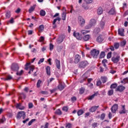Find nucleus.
I'll return each mask as SVG.
<instances>
[{"instance_id": "1", "label": "nucleus", "mask_w": 128, "mask_h": 128, "mask_svg": "<svg viewBox=\"0 0 128 128\" xmlns=\"http://www.w3.org/2000/svg\"><path fill=\"white\" fill-rule=\"evenodd\" d=\"M25 66V70H29L28 74H32V72L34 70V66L30 65V62H27Z\"/></svg>"}, {"instance_id": "2", "label": "nucleus", "mask_w": 128, "mask_h": 128, "mask_svg": "<svg viewBox=\"0 0 128 128\" xmlns=\"http://www.w3.org/2000/svg\"><path fill=\"white\" fill-rule=\"evenodd\" d=\"M96 21L95 19H91L89 22V24L86 26L85 28L86 30H90V28H91L92 26H96Z\"/></svg>"}, {"instance_id": "3", "label": "nucleus", "mask_w": 128, "mask_h": 128, "mask_svg": "<svg viewBox=\"0 0 128 128\" xmlns=\"http://www.w3.org/2000/svg\"><path fill=\"white\" fill-rule=\"evenodd\" d=\"M90 64L88 63V62L86 60H84L82 61H81L79 64H78V68H86Z\"/></svg>"}, {"instance_id": "4", "label": "nucleus", "mask_w": 128, "mask_h": 128, "mask_svg": "<svg viewBox=\"0 0 128 128\" xmlns=\"http://www.w3.org/2000/svg\"><path fill=\"white\" fill-rule=\"evenodd\" d=\"M26 112L24 111H20L18 112L16 115V118L17 120H20L22 118L23 120H24L26 118Z\"/></svg>"}, {"instance_id": "5", "label": "nucleus", "mask_w": 128, "mask_h": 128, "mask_svg": "<svg viewBox=\"0 0 128 128\" xmlns=\"http://www.w3.org/2000/svg\"><path fill=\"white\" fill-rule=\"evenodd\" d=\"M90 54L94 58H96L100 54V50H97L96 49H94L91 50Z\"/></svg>"}, {"instance_id": "6", "label": "nucleus", "mask_w": 128, "mask_h": 128, "mask_svg": "<svg viewBox=\"0 0 128 128\" xmlns=\"http://www.w3.org/2000/svg\"><path fill=\"white\" fill-rule=\"evenodd\" d=\"M120 56L119 55H116L112 56L111 59V60L114 64H118V62H120Z\"/></svg>"}, {"instance_id": "7", "label": "nucleus", "mask_w": 128, "mask_h": 128, "mask_svg": "<svg viewBox=\"0 0 128 128\" xmlns=\"http://www.w3.org/2000/svg\"><path fill=\"white\" fill-rule=\"evenodd\" d=\"M59 84L58 86V90H62L66 88V84L61 80H59Z\"/></svg>"}, {"instance_id": "8", "label": "nucleus", "mask_w": 128, "mask_h": 128, "mask_svg": "<svg viewBox=\"0 0 128 128\" xmlns=\"http://www.w3.org/2000/svg\"><path fill=\"white\" fill-rule=\"evenodd\" d=\"M78 24L81 26H82L84 24H86V20L82 16H79L78 17Z\"/></svg>"}, {"instance_id": "9", "label": "nucleus", "mask_w": 128, "mask_h": 128, "mask_svg": "<svg viewBox=\"0 0 128 128\" xmlns=\"http://www.w3.org/2000/svg\"><path fill=\"white\" fill-rule=\"evenodd\" d=\"M126 90V87L122 85H119L116 89V92H122Z\"/></svg>"}, {"instance_id": "10", "label": "nucleus", "mask_w": 128, "mask_h": 128, "mask_svg": "<svg viewBox=\"0 0 128 128\" xmlns=\"http://www.w3.org/2000/svg\"><path fill=\"white\" fill-rule=\"evenodd\" d=\"M11 70H13V72H18V70H20V67L18 64H12L11 66Z\"/></svg>"}, {"instance_id": "11", "label": "nucleus", "mask_w": 128, "mask_h": 128, "mask_svg": "<svg viewBox=\"0 0 128 128\" xmlns=\"http://www.w3.org/2000/svg\"><path fill=\"white\" fill-rule=\"evenodd\" d=\"M104 38H106V36L104 35H100L98 36L96 39L97 42H102L104 40Z\"/></svg>"}, {"instance_id": "12", "label": "nucleus", "mask_w": 128, "mask_h": 128, "mask_svg": "<svg viewBox=\"0 0 128 128\" xmlns=\"http://www.w3.org/2000/svg\"><path fill=\"white\" fill-rule=\"evenodd\" d=\"M80 54H77L74 57V64H78L80 62Z\"/></svg>"}, {"instance_id": "13", "label": "nucleus", "mask_w": 128, "mask_h": 128, "mask_svg": "<svg viewBox=\"0 0 128 128\" xmlns=\"http://www.w3.org/2000/svg\"><path fill=\"white\" fill-rule=\"evenodd\" d=\"M118 104H114L111 108V110L113 114H116L118 110Z\"/></svg>"}, {"instance_id": "14", "label": "nucleus", "mask_w": 128, "mask_h": 128, "mask_svg": "<svg viewBox=\"0 0 128 128\" xmlns=\"http://www.w3.org/2000/svg\"><path fill=\"white\" fill-rule=\"evenodd\" d=\"M73 36H74L75 38H77V40H82V35H80V33L74 32L73 34Z\"/></svg>"}, {"instance_id": "15", "label": "nucleus", "mask_w": 128, "mask_h": 128, "mask_svg": "<svg viewBox=\"0 0 128 128\" xmlns=\"http://www.w3.org/2000/svg\"><path fill=\"white\" fill-rule=\"evenodd\" d=\"M118 34L120 36H124V29L120 28L118 30Z\"/></svg>"}, {"instance_id": "16", "label": "nucleus", "mask_w": 128, "mask_h": 128, "mask_svg": "<svg viewBox=\"0 0 128 128\" xmlns=\"http://www.w3.org/2000/svg\"><path fill=\"white\" fill-rule=\"evenodd\" d=\"M60 20H62V18H60L59 17H58L53 20V28H56V21L58 20V22H60Z\"/></svg>"}, {"instance_id": "17", "label": "nucleus", "mask_w": 128, "mask_h": 128, "mask_svg": "<svg viewBox=\"0 0 128 128\" xmlns=\"http://www.w3.org/2000/svg\"><path fill=\"white\" fill-rule=\"evenodd\" d=\"M98 108H100L99 106H93L89 109V111L90 112H96V110Z\"/></svg>"}, {"instance_id": "18", "label": "nucleus", "mask_w": 128, "mask_h": 128, "mask_svg": "<svg viewBox=\"0 0 128 128\" xmlns=\"http://www.w3.org/2000/svg\"><path fill=\"white\" fill-rule=\"evenodd\" d=\"M98 92H96L94 94H92V96H90L88 97V100H94V96H98Z\"/></svg>"}, {"instance_id": "19", "label": "nucleus", "mask_w": 128, "mask_h": 128, "mask_svg": "<svg viewBox=\"0 0 128 128\" xmlns=\"http://www.w3.org/2000/svg\"><path fill=\"white\" fill-rule=\"evenodd\" d=\"M64 36H60L57 40V42L58 44H62V42L64 41Z\"/></svg>"}, {"instance_id": "20", "label": "nucleus", "mask_w": 128, "mask_h": 128, "mask_svg": "<svg viewBox=\"0 0 128 128\" xmlns=\"http://www.w3.org/2000/svg\"><path fill=\"white\" fill-rule=\"evenodd\" d=\"M26 98V94L21 93L19 95L18 100H24Z\"/></svg>"}, {"instance_id": "21", "label": "nucleus", "mask_w": 128, "mask_h": 128, "mask_svg": "<svg viewBox=\"0 0 128 128\" xmlns=\"http://www.w3.org/2000/svg\"><path fill=\"white\" fill-rule=\"evenodd\" d=\"M120 114H126V108L124 105L122 106V108L121 110L119 111Z\"/></svg>"}, {"instance_id": "22", "label": "nucleus", "mask_w": 128, "mask_h": 128, "mask_svg": "<svg viewBox=\"0 0 128 128\" xmlns=\"http://www.w3.org/2000/svg\"><path fill=\"white\" fill-rule=\"evenodd\" d=\"M56 64L57 68H58V70H60V61L56 59Z\"/></svg>"}, {"instance_id": "23", "label": "nucleus", "mask_w": 128, "mask_h": 128, "mask_svg": "<svg viewBox=\"0 0 128 128\" xmlns=\"http://www.w3.org/2000/svg\"><path fill=\"white\" fill-rule=\"evenodd\" d=\"M44 30V26L43 24L40 25L38 28L39 32H42Z\"/></svg>"}, {"instance_id": "24", "label": "nucleus", "mask_w": 128, "mask_h": 128, "mask_svg": "<svg viewBox=\"0 0 128 128\" xmlns=\"http://www.w3.org/2000/svg\"><path fill=\"white\" fill-rule=\"evenodd\" d=\"M90 38V35L86 34L84 36L83 40H85V42H88V40Z\"/></svg>"}, {"instance_id": "25", "label": "nucleus", "mask_w": 128, "mask_h": 128, "mask_svg": "<svg viewBox=\"0 0 128 128\" xmlns=\"http://www.w3.org/2000/svg\"><path fill=\"white\" fill-rule=\"evenodd\" d=\"M116 88H118V84L116 83L112 84L110 86L111 90H114L115 88L116 90Z\"/></svg>"}, {"instance_id": "26", "label": "nucleus", "mask_w": 128, "mask_h": 128, "mask_svg": "<svg viewBox=\"0 0 128 128\" xmlns=\"http://www.w3.org/2000/svg\"><path fill=\"white\" fill-rule=\"evenodd\" d=\"M100 80L102 82V84H106V82H108V78L106 76H101Z\"/></svg>"}, {"instance_id": "27", "label": "nucleus", "mask_w": 128, "mask_h": 128, "mask_svg": "<svg viewBox=\"0 0 128 128\" xmlns=\"http://www.w3.org/2000/svg\"><path fill=\"white\" fill-rule=\"evenodd\" d=\"M36 5H34L33 6H31L30 7V8L28 10V12H30V14H32V12H34V9L36 8Z\"/></svg>"}, {"instance_id": "28", "label": "nucleus", "mask_w": 128, "mask_h": 128, "mask_svg": "<svg viewBox=\"0 0 128 128\" xmlns=\"http://www.w3.org/2000/svg\"><path fill=\"white\" fill-rule=\"evenodd\" d=\"M46 72L48 76H50V66H46Z\"/></svg>"}, {"instance_id": "29", "label": "nucleus", "mask_w": 128, "mask_h": 128, "mask_svg": "<svg viewBox=\"0 0 128 128\" xmlns=\"http://www.w3.org/2000/svg\"><path fill=\"white\" fill-rule=\"evenodd\" d=\"M98 14L100 15L102 14V7H99L97 10Z\"/></svg>"}, {"instance_id": "30", "label": "nucleus", "mask_w": 128, "mask_h": 128, "mask_svg": "<svg viewBox=\"0 0 128 128\" xmlns=\"http://www.w3.org/2000/svg\"><path fill=\"white\" fill-rule=\"evenodd\" d=\"M66 12H64L62 14V20H66Z\"/></svg>"}, {"instance_id": "31", "label": "nucleus", "mask_w": 128, "mask_h": 128, "mask_svg": "<svg viewBox=\"0 0 128 128\" xmlns=\"http://www.w3.org/2000/svg\"><path fill=\"white\" fill-rule=\"evenodd\" d=\"M109 14H116V10L114 8H112L108 12Z\"/></svg>"}, {"instance_id": "32", "label": "nucleus", "mask_w": 128, "mask_h": 128, "mask_svg": "<svg viewBox=\"0 0 128 128\" xmlns=\"http://www.w3.org/2000/svg\"><path fill=\"white\" fill-rule=\"evenodd\" d=\"M102 64L104 68H106V64H108V60L104 59L102 60Z\"/></svg>"}, {"instance_id": "33", "label": "nucleus", "mask_w": 128, "mask_h": 128, "mask_svg": "<svg viewBox=\"0 0 128 128\" xmlns=\"http://www.w3.org/2000/svg\"><path fill=\"white\" fill-rule=\"evenodd\" d=\"M84 90H86V89L84 87H82L79 90V94H84Z\"/></svg>"}, {"instance_id": "34", "label": "nucleus", "mask_w": 128, "mask_h": 128, "mask_svg": "<svg viewBox=\"0 0 128 128\" xmlns=\"http://www.w3.org/2000/svg\"><path fill=\"white\" fill-rule=\"evenodd\" d=\"M104 56H106V52H102L100 56V58H104Z\"/></svg>"}, {"instance_id": "35", "label": "nucleus", "mask_w": 128, "mask_h": 128, "mask_svg": "<svg viewBox=\"0 0 128 128\" xmlns=\"http://www.w3.org/2000/svg\"><path fill=\"white\" fill-rule=\"evenodd\" d=\"M121 83L124 84H128V78H124V79H123V80H122L121 81Z\"/></svg>"}, {"instance_id": "36", "label": "nucleus", "mask_w": 128, "mask_h": 128, "mask_svg": "<svg viewBox=\"0 0 128 128\" xmlns=\"http://www.w3.org/2000/svg\"><path fill=\"white\" fill-rule=\"evenodd\" d=\"M90 31L88 30H81V34H88V32H90Z\"/></svg>"}, {"instance_id": "37", "label": "nucleus", "mask_w": 128, "mask_h": 128, "mask_svg": "<svg viewBox=\"0 0 128 128\" xmlns=\"http://www.w3.org/2000/svg\"><path fill=\"white\" fill-rule=\"evenodd\" d=\"M42 81L40 80H38V82L36 83V87L39 88H40V84H42Z\"/></svg>"}, {"instance_id": "38", "label": "nucleus", "mask_w": 128, "mask_h": 128, "mask_svg": "<svg viewBox=\"0 0 128 128\" xmlns=\"http://www.w3.org/2000/svg\"><path fill=\"white\" fill-rule=\"evenodd\" d=\"M114 48H116V50H118V48H120V43L115 42V43H114Z\"/></svg>"}, {"instance_id": "39", "label": "nucleus", "mask_w": 128, "mask_h": 128, "mask_svg": "<svg viewBox=\"0 0 128 128\" xmlns=\"http://www.w3.org/2000/svg\"><path fill=\"white\" fill-rule=\"evenodd\" d=\"M40 14L41 16H46V11L44 10H41L40 11Z\"/></svg>"}, {"instance_id": "40", "label": "nucleus", "mask_w": 128, "mask_h": 128, "mask_svg": "<svg viewBox=\"0 0 128 128\" xmlns=\"http://www.w3.org/2000/svg\"><path fill=\"white\" fill-rule=\"evenodd\" d=\"M6 18H10V12L7 11L6 14Z\"/></svg>"}, {"instance_id": "41", "label": "nucleus", "mask_w": 128, "mask_h": 128, "mask_svg": "<svg viewBox=\"0 0 128 128\" xmlns=\"http://www.w3.org/2000/svg\"><path fill=\"white\" fill-rule=\"evenodd\" d=\"M78 114V116H82V114H84V110H78V112H77Z\"/></svg>"}, {"instance_id": "42", "label": "nucleus", "mask_w": 128, "mask_h": 128, "mask_svg": "<svg viewBox=\"0 0 128 128\" xmlns=\"http://www.w3.org/2000/svg\"><path fill=\"white\" fill-rule=\"evenodd\" d=\"M108 96H112L114 94V90L111 89L108 91Z\"/></svg>"}, {"instance_id": "43", "label": "nucleus", "mask_w": 128, "mask_h": 128, "mask_svg": "<svg viewBox=\"0 0 128 128\" xmlns=\"http://www.w3.org/2000/svg\"><path fill=\"white\" fill-rule=\"evenodd\" d=\"M24 74V70H21L20 72L17 71L16 76H22Z\"/></svg>"}, {"instance_id": "44", "label": "nucleus", "mask_w": 128, "mask_h": 128, "mask_svg": "<svg viewBox=\"0 0 128 128\" xmlns=\"http://www.w3.org/2000/svg\"><path fill=\"white\" fill-rule=\"evenodd\" d=\"M6 122V118L4 116H2V118L0 119V124H4Z\"/></svg>"}, {"instance_id": "45", "label": "nucleus", "mask_w": 128, "mask_h": 128, "mask_svg": "<svg viewBox=\"0 0 128 128\" xmlns=\"http://www.w3.org/2000/svg\"><path fill=\"white\" fill-rule=\"evenodd\" d=\"M66 128H72V125L70 123H67L66 126Z\"/></svg>"}, {"instance_id": "46", "label": "nucleus", "mask_w": 128, "mask_h": 128, "mask_svg": "<svg viewBox=\"0 0 128 128\" xmlns=\"http://www.w3.org/2000/svg\"><path fill=\"white\" fill-rule=\"evenodd\" d=\"M12 80V77L11 76H8L5 79V80Z\"/></svg>"}, {"instance_id": "47", "label": "nucleus", "mask_w": 128, "mask_h": 128, "mask_svg": "<svg viewBox=\"0 0 128 128\" xmlns=\"http://www.w3.org/2000/svg\"><path fill=\"white\" fill-rule=\"evenodd\" d=\"M56 114H58V116H61L62 110H60V109H58L56 110Z\"/></svg>"}, {"instance_id": "48", "label": "nucleus", "mask_w": 128, "mask_h": 128, "mask_svg": "<svg viewBox=\"0 0 128 128\" xmlns=\"http://www.w3.org/2000/svg\"><path fill=\"white\" fill-rule=\"evenodd\" d=\"M36 122V119H32L28 123V126H32V122Z\"/></svg>"}, {"instance_id": "49", "label": "nucleus", "mask_w": 128, "mask_h": 128, "mask_svg": "<svg viewBox=\"0 0 128 128\" xmlns=\"http://www.w3.org/2000/svg\"><path fill=\"white\" fill-rule=\"evenodd\" d=\"M44 36H40V39L38 40V42H44Z\"/></svg>"}, {"instance_id": "50", "label": "nucleus", "mask_w": 128, "mask_h": 128, "mask_svg": "<svg viewBox=\"0 0 128 128\" xmlns=\"http://www.w3.org/2000/svg\"><path fill=\"white\" fill-rule=\"evenodd\" d=\"M96 86H102V81L100 80H98L96 82Z\"/></svg>"}, {"instance_id": "51", "label": "nucleus", "mask_w": 128, "mask_h": 128, "mask_svg": "<svg viewBox=\"0 0 128 128\" xmlns=\"http://www.w3.org/2000/svg\"><path fill=\"white\" fill-rule=\"evenodd\" d=\"M104 118H106V114L103 113L100 116V119L102 120H104Z\"/></svg>"}, {"instance_id": "52", "label": "nucleus", "mask_w": 128, "mask_h": 128, "mask_svg": "<svg viewBox=\"0 0 128 128\" xmlns=\"http://www.w3.org/2000/svg\"><path fill=\"white\" fill-rule=\"evenodd\" d=\"M14 18H11L10 20L8 21V24H14Z\"/></svg>"}, {"instance_id": "53", "label": "nucleus", "mask_w": 128, "mask_h": 128, "mask_svg": "<svg viewBox=\"0 0 128 128\" xmlns=\"http://www.w3.org/2000/svg\"><path fill=\"white\" fill-rule=\"evenodd\" d=\"M71 100H72V102H76V97L72 96L71 98Z\"/></svg>"}, {"instance_id": "54", "label": "nucleus", "mask_w": 128, "mask_h": 128, "mask_svg": "<svg viewBox=\"0 0 128 128\" xmlns=\"http://www.w3.org/2000/svg\"><path fill=\"white\" fill-rule=\"evenodd\" d=\"M44 62V58H42L40 60L39 62H38V64H40L42 62Z\"/></svg>"}, {"instance_id": "55", "label": "nucleus", "mask_w": 128, "mask_h": 128, "mask_svg": "<svg viewBox=\"0 0 128 128\" xmlns=\"http://www.w3.org/2000/svg\"><path fill=\"white\" fill-rule=\"evenodd\" d=\"M100 26L102 28H103L104 26V22L102 21L100 22Z\"/></svg>"}, {"instance_id": "56", "label": "nucleus", "mask_w": 128, "mask_h": 128, "mask_svg": "<svg viewBox=\"0 0 128 128\" xmlns=\"http://www.w3.org/2000/svg\"><path fill=\"white\" fill-rule=\"evenodd\" d=\"M112 58V52H109L107 54V58Z\"/></svg>"}, {"instance_id": "57", "label": "nucleus", "mask_w": 128, "mask_h": 128, "mask_svg": "<svg viewBox=\"0 0 128 128\" xmlns=\"http://www.w3.org/2000/svg\"><path fill=\"white\" fill-rule=\"evenodd\" d=\"M62 110L64 112H68V106H64L62 108Z\"/></svg>"}, {"instance_id": "58", "label": "nucleus", "mask_w": 128, "mask_h": 128, "mask_svg": "<svg viewBox=\"0 0 128 128\" xmlns=\"http://www.w3.org/2000/svg\"><path fill=\"white\" fill-rule=\"evenodd\" d=\"M41 128H48V123H46L44 126H41Z\"/></svg>"}, {"instance_id": "59", "label": "nucleus", "mask_w": 128, "mask_h": 128, "mask_svg": "<svg viewBox=\"0 0 128 128\" xmlns=\"http://www.w3.org/2000/svg\"><path fill=\"white\" fill-rule=\"evenodd\" d=\"M21 106H22V104L20 103L17 104L16 106V108H20Z\"/></svg>"}, {"instance_id": "60", "label": "nucleus", "mask_w": 128, "mask_h": 128, "mask_svg": "<svg viewBox=\"0 0 128 128\" xmlns=\"http://www.w3.org/2000/svg\"><path fill=\"white\" fill-rule=\"evenodd\" d=\"M82 78L84 80H86L88 78V76H86V74L85 73L84 74V75L82 76Z\"/></svg>"}, {"instance_id": "61", "label": "nucleus", "mask_w": 128, "mask_h": 128, "mask_svg": "<svg viewBox=\"0 0 128 128\" xmlns=\"http://www.w3.org/2000/svg\"><path fill=\"white\" fill-rule=\"evenodd\" d=\"M42 94H48V92L46 91H41Z\"/></svg>"}, {"instance_id": "62", "label": "nucleus", "mask_w": 128, "mask_h": 128, "mask_svg": "<svg viewBox=\"0 0 128 128\" xmlns=\"http://www.w3.org/2000/svg\"><path fill=\"white\" fill-rule=\"evenodd\" d=\"M52 80H54V78H52L50 79V80H48V83L50 84L52 82Z\"/></svg>"}, {"instance_id": "63", "label": "nucleus", "mask_w": 128, "mask_h": 128, "mask_svg": "<svg viewBox=\"0 0 128 128\" xmlns=\"http://www.w3.org/2000/svg\"><path fill=\"white\" fill-rule=\"evenodd\" d=\"M110 50L112 52H114V47L112 46H110Z\"/></svg>"}, {"instance_id": "64", "label": "nucleus", "mask_w": 128, "mask_h": 128, "mask_svg": "<svg viewBox=\"0 0 128 128\" xmlns=\"http://www.w3.org/2000/svg\"><path fill=\"white\" fill-rule=\"evenodd\" d=\"M7 116L8 118H12V113H8Z\"/></svg>"}]
</instances>
